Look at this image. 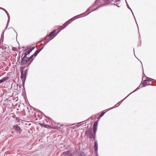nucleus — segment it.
<instances>
[{
  "mask_svg": "<svg viewBox=\"0 0 156 156\" xmlns=\"http://www.w3.org/2000/svg\"><path fill=\"white\" fill-rule=\"evenodd\" d=\"M5 12L7 14V16H8V20H7V22L6 27L5 28V29H7V26H8V25H9V23L10 19V16L9 15V13H8V12H7V11L6 10Z\"/></svg>",
  "mask_w": 156,
  "mask_h": 156,
  "instance_id": "nucleus-11",
  "label": "nucleus"
},
{
  "mask_svg": "<svg viewBox=\"0 0 156 156\" xmlns=\"http://www.w3.org/2000/svg\"><path fill=\"white\" fill-rule=\"evenodd\" d=\"M62 155L64 156H72L73 155L70 151L68 150L64 152Z\"/></svg>",
  "mask_w": 156,
  "mask_h": 156,
  "instance_id": "nucleus-10",
  "label": "nucleus"
},
{
  "mask_svg": "<svg viewBox=\"0 0 156 156\" xmlns=\"http://www.w3.org/2000/svg\"><path fill=\"white\" fill-rule=\"evenodd\" d=\"M96 133H93L91 129H90L88 128V137H90L91 140L92 139L94 141L96 140Z\"/></svg>",
  "mask_w": 156,
  "mask_h": 156,
  "instance_id": "nucleus-4",
  "label": "nucleus"
},
{
  "mask_svg": "<svg viewBox=\"0 0 156 156\" xmlns=\"http://www.w3.org/2000/svg\"><path fill=\"white\" fill-rule=\"evenodd\" d=\"M127 8H128V9H130V10L131 11V12H132V14H133V16H134V18L135 19H136V18H135V16H134V15L133 13V11H132V10L131 9V8L130 7H129V6H128ZM136 23H137V22H136Z\"/></svg>",
  "mask_w": 156,
  "mask_h": 156,
  "instance_id": "nucleus-25",
  "label": "nucleus"
},
{
  "mask_svg": "<svg viewBox=\"0 0 156 156\" xmlns=\"http://www.w3.org/2000/svg\"><path fill=\"white\" fill-rule=\"evenodd\" d=\"M16 37H17V32H16Z\"/></svg>",
  "mask_w": 156,
  "mask_h": 156,
  "instance_id": "nucleus-44",
  "label": "nucleus"
},
{
  "mask_svg": "<svg viewBox=\"0 0 156 156\" xmlns=\"http://www.w3.org/2000/svg\"><path fill=\"white\" fill-rule=\"evenodd\" d=\"M61 30V29H55L54 30L51 32L48 35V37H53L54 36H56Z\"/></svg>",
  "mask_w": 156,
  "mask_h": 156,
  "instance_id": "nucleus-5",
  "label": "nucleus"
},
{
  "mask_svg": "<svg viewBox=\"0 0 156 156\" xmlns=\"http://www.w3.org/2000/svg\"><path fill=\"white\" fill-rule=\"evenodd\" d=\"M34 57V54L31 55L30 57H28V59L29 61L30 60L32 59Z\"/></svg>",
  "mask_w": 156,
  "mask_h": 156,
  "instance_id": "nucleus-26",
  "label": "nucleus"
},
{
  "mask_svg": "<svg viewBox=\"0 0 156 156\" xmlns=\"http://www.w3.org/2000/svg\"><path fill=\"white\" fill-rule=\"evenodd\" d=\"M23 54H22V56H21V57H23Z\"/></svg>",
  "mask_w": 156,
  "mask_h": 156,
  "instance_id": "nucleus-42",
  "label": "nucleus"
},
{
  "mask_svg": "<svg viewBox=\"0 0 156 156\" xmlns=\"http://www.w3.org/2000/svg\"><path fill=\"white\" fill-rule=\"evenodd\" d=\"M39 51L40 50H37L34 53V57H36L38 54V53L40 52Z\"/></svg>",
  "mask_w": 156,
  "mask_h": 156,
  "instance_id": "nucleus-20",
  "label": "nucleus"
},
{
  "mask_svg": "<svg viewBox=\"0 0 156 156\" xmlns=\"http://www.w3.org/2000/svg\"><path fill=\"white\" fill-rule=\"evenodd\" d=\"M31 52L30 50H28L24 54V56H27Z\"/></svg>",
  "mask_w": 156,
  "mask_h": 156,
  "instance_id": "nucleus-21",
  "label": "nucleus"
},
{
  "mask_svg": "<svg viewBox=\"0 0 156 156\" xmlns=\"http://www.w3.org/2000/svg\"><path fill=\"white\" fill-rule=\"evenodd\" d=\"M13 129L16 131V132L20 134L22 132L21 129L17 125H15L13 126Z\"/></svg>",
  "mask_w": 156,
  "mask_h": 156,
  "instance_id": "nucleus-8",
  "label": "nucleus"
},
{
  "mask_svg": "<svg viewBox=\"0 0 156 156\" xmlns=\"http://www.w3.org/2000/svg\"><path fill=\"white\" fill-rule=\"evenodd\" d=\"M87 120H88V119H87L86 121H87ZM85 122V121H84L83 122H80L78 123V124H80V125H83V124H84V123H83V122Z\"/></svg>",
  "mask_w": 156,
  "mask_h": 156,
  "instance_id": "nucleus-29",
  "label": "nucleus"
},
{
  "mask_svg": "<svg viewBox=\"0 0 156 156\" xmlns=\"http://www.w3.org/2000/svg\"><path fill=\"white\" fill-rule=\"evenodd\" d=\"M9 79V77H5L3 78H2V79L0 80V84L3 83V82Z\"/></svg>",
  "mask_w": 156,
  "mask_h": 156,
  "instance_id": "nucleus-12",
  "label": "nucleus"
},
{
  "mask_svg": "<svg viewBox=\"0 0 156 156\" xmlns=\"http://www.w3.org/2000/svg\"><path fill=\"white\" fill-rule=\"evenodd\" d=\"M130 95L129 94L126 97H125L122 100H121L120 101H119V102H118L117 103V104H118V105H119L126 98H127L129 95Z\"/></svg>",
  "mask_w": 156,
  "mask_h": 156,
  "instance_id": "nucleus-16",
  "label": "nucleus"
},
{
  "mask_svg": "<svg viewBox=\"0 0 156 156\" xmlns=\"http://www.w3.org/2000/svg\"><path fill=\"white\" fill-rule=\"evenodd\" d=\"M44 48V46H43L41 48L42 49H43Z\"/></svg>",
  "mask_w": 156,
  "mask_h": 156,
  "instance_id": "nucleus-43",
  "label": "nucleus"
},
{
  "mask_svg": "<svg viewBox=\"0 0 156 156\" xmlns=\"http://www.w3.org/2000/svg\"><path fill=\"white\" fill-rule=\"evenodd\" d=\"M25 68V67H22L20 68V73H21L20 78L22 81L23 86L24 87L27 73V69L24 71Z\"/></svg>",
  "mask_w": 156,
  "mask_h": 156,
  "instance_id": "nucleus-2",
  "label": "nucleus"
},
{
  "mask_svg": "<svg viewBox=\"0 0 156 156\" xmlns=\"http://www.w3.org/2000/svg\"><path fill=\"white\" fill-rule=\"evenodd\" d=\"M146 80H147V83H148L149 82L151 81L152 80H153V79L150 78L149 77H148L147 76H146Z\"/></svg>",
  "mask_w": 156,
  "mask_h": 156,
  "instance_id": "nucleus-22",
  "label": "nucleus"
},
{
  "mask_svg": "<svg viewBox=\"0 0 156 156\" xmlns=\"http://www.w3.org/2000/svg\"><path fill=\"white\" fill-rule=\"evenodd\" d=\"M141 84L136 89H135L134 91H133V92H131L129 94L130 95L132 93L134 92H135L137 90H138V89H139L140 87H142L141 86L140 87Z\"/></svg>",
  "mask_w": 156,
  "mask_h": 156,
  "instance_id": "nucleus-18",
  "label": "nucleus"
},
{
  "mask_svg": "<svg viewBox=\"0 0 156 156\" xmlns=\"http://www.w3.org/2000/svg\"><path fill=\"white\" fill-rule=\"evenodd\" d=\"M105 112H102L100 114V115L97 118L98 120H99L100 119V118L104 115L105 114Z\"/></svg>",
  "mask_w": 156,
  "mask_h": 156,
  "instance_id": "nucleus-13",
  "label": "nucleus"
},
{
  "mask_svg": "<svg viewBox=\"0 0 156 156\" xmlns=\"http://www.w3.org/2000/svg\"><path fill=\"white\" fill-rule=\"evenodd\" d=\"M67 24V25H68L70 23V22L68 20L66 22H65Z\"/></svg>",
  "mask_w": 156,
  "mask_h": 156,
  "instance_id": "nucleus-35",
  "label": "nucleus"
},
{
  "mask_svg": "<svg viewBox=\"0 0 156 156\" xmlns=\"http://www.w3.org/2000/svg\"><path fill=\"white\" fill-rule=\"evenodd\" d=\"M21 57V60L20 65H25L29 62L28 59V57L24 56L23 57Z\"/></svg>",
  "mask_w": 156,
  "mask_h": 156,
  "instance_id": "nucleus-6",
  "label": "nucleus"
},
{
  "mask_svg": "<svg viewBox=\"0 0 156 156\" xmlns=\"http://www.w3.org/2000/svg\"><path fill=\"white\" fill-rule=\"evenodd\" d=\"M94 151L96 152L95 154V155L98 156V142L97 140L94 141Z\"/></svg>",
  "mask_w": 156,
  "mask_h": 156,
  "instance_id": "nucleus-9",
  "label": "nucleus"
},
{
  "mask_svg": "<svg viewBox=\"0 0 156 156\" xmlns=\"http://www.w3.org/2000/svg\"><path fill=\"white\" fill-rule=\"evenodd\" d=\"M87 128H88V126H87Z\"/></svg>",
  "mask_w": 156,
  "mask_h": 156,
  "instance_id": "nucleus-49",
  "label": "nucleus"
},
{
  "mask_svg": "<svg viewBox=\"0 0 156 156\" xmlns=\"http://www.w3.org/2000/svg\"><path fill=\"white\" fill-rule=\"evenodd\" d=\"M42 49L41 48L40 49H38L39 50H40V51H41L42 50Z\"/></svg>",
  "mask_w": 156,
  "mask_h": 156,
  "instance_id": "nucleus-39",
  "label": "nucleus"
},
{
  "mask_svg": "<svg viewBox=\"0 0 156 156\" xmlns=\"http://www.w3.org/2000/svg\"><path fill=\"white\" fill-rule=\"evenodd\" d=\"M12 28V29H13V30H14V31L15 32H16V31H15V30Z\"/></svg>",
  "mask_w": 156,
  "mask_h": 156,
  "instance_id": "nucleus-46",
  "label": "nucleus"
},
{
  "mask_svg": "<svg viewBox=\"0 0 156 156\" xmlns=\"http://www.w3.org/2000/svg\"><path fill=\"white\" fill-rule=\"evenodd\" d=\"M52 128H53V129H61V127H58V126H53V124L52 125Z\"/></svg>",
  "mask_w": 156,
  "mask_h": 156,
  "instance_id": "nucleus-17",
  "label": "nucleus"
},
{
  "mask_svg": "<svg viewBox=\"0 0 156 156\" xmlns=\"http://www.w3.org/2000/svg\"><path fill=\"white\" fill-rule=\"evenodd\" d=\"M18 49H20V48H19Z\"/></svg>",
  "mask_w": 156,
  "mask_h": 156,
  "instance_id": "nucleus-47",
  "label": "nucleus"
},
{
  "mask_svg": "<svg viewBox=\"0 0 156 156\" xmlns=\"http://www.w3.org/2000/svg\"><path fill=\"white\" fill-rule=\"evenodd\" d=\"M87 133H88V130H86V134H87Z\"/></svg>",
  "mask_w": 156,
  "mask_h": 156,
  "instance_id": "nucleus-40",
  "label": "nucleus"
},
{
  "mask_svg": "<svg viewBox=\"0 0 156 156\" xmlns=\"http://www.w3.org/2000/svg\"><path fill=\"white\" fill-rule=\"evenodd\" d=\"M20 56H19L17 57V62L20 61Z\"/></svg>",
  "mask_w": 156,
  "mask_h": 156,
  "instance_id": "nucleus-37",
  "label": "nucleus"
},
{
  "mask_svg": "<svg viewBox=\"0 0 156 156\" xmlns=\"http://www.w3.org/2000/svg\"><path fill=\"white\" fill-rule=\"evenodd\" d=\"M144 78H143L142 81L141 83V84H142V86H143L144 85H145L146 84V82H147V80H146V78L144 80H143Z\"/></svg>",
  "mask_w": 156,
  "mask_h": 156,
  "instance_id": "nucleus-14",
  "label": "nucleus"
},
{
  "mask_svg": "<svg viewBox=\"0 0 156 156\" xmlns=\"http://www.w3.org/2000/svg\"><path fill=\"white\" fill-rule=\"evenodd\" d=\"M133 50H134V48H133ZM134 55L135 56V52H134Z\"/></svg>",
  "mask_w": 156,
  "mask_h": 156,
  "instance_id": "nucleus-45",
  "label": "nucleus"
},
{
  "mask_svg": "<svg viewBox=\"0 0 156 156\" xmlns=\"http://www.w3.org/2000/svg\"><path fill=\"white\" fill-rule=\"evenodd\" d=\"M120 0H96L94 3L88 8V15L91 12L95 11L100 7L103 6L107 4H113L119 7L118 5Z\"/></svg>",
  "mask_w": 156,
  "mask_h": 156,
  "instance_id": "nucleus-1",
  "label": "nucleus"
},
{
  "mask_svg": "<svg viewBox=\"0 0 156 156\" xmlns=\"http://www.w3.org/2000/svg\"><path fill=\"white\" fill-rule=\"evenodd\" d=\"M51 40V39H49L48 38L45 42L43 43V45H45L48 43Z\"/></svg>",
  "mask_w": 156,
  "mask_h": 156,
  "instance_id": "nucleus-23",
  "label": "nucleus"
},
{
  "mask_svg": "<svg viewBox=\"0 0 156 156\" xmlns=\"http://www.w3.org/2000/svg\"><path fill=\"white\" fill-rule=\"evenodd\" d=\"M27 50V49H26V50H25V51H26Z\"/></svg>",
  "mask_w": 156,
  "mask_h": 156,
  "instance_id": "nucleus-48",
  "label": "nucleus"
},
{
  "mask_svg": "<svg viewBox=\"0 0 156 156\" xmlns=\"http://www.w3.org/2000/svg\"><path fill=\"white\" fill-rule=\"evenodd\" d=\"M145 76L146 77V75H145V74H143V78H144L145 77Z\"/></svg>",
  "mask_w": 156,
  "mask_h": 156,
  "instance_id": "nucleus-38",
  "label": "nucleus"
},
{
  "mask_svg": "<svg viewBox=\"0 0 156 156\" xmlns=\"http://www.w3.org/2000/svg\"><path fill=\"white\" fill-rule=\"evenodd\" d=\"M0 9H2V10H3V11H5L6 10H5V9H4V8H2V7H0Z\"/></svg>",
  "mask_w": 156,
  "mask_h": 156,
  "instance_id": "nucleus-36",
  "label": "nucleus"
},
{
  "mask_svg": "<svg viewBox=\"0 0 156 156\" xmlns=\"http://www.w3.org/2000/svg\"><path fill=\"white\" fill-rule=\"evenodd\" d=\"M67 26V24L65 23H64L62 26H61V28L59 29H61V30H62L63 29H64L65 27H66V26Z\"/></svg>",
  "mask_w": 156,
  "mask_h": 156,
  "instance_id": "nucleus-15",
  "label": "nucleus"
},
{
  "mask_svg": "<svg viewBox=\"0 0 156 156\" xmlns=\"http://www.w3.org/2000/svg\"><path fill=\"white\" fill-rule=\"evenodd\" d=\"M34 58H33L31 60H30V63L28 64V65L27 66V67H28L29 66V65L31 64V62H33V60H34Z\"/></svg>",
  "mask_w": 156,
  "mask_h": 156,
  "instance_id": "nucleus-28",
  "label": "nucleus"
},
{
  "mask_svg": "<svg viewBox=\"0 0 156 156\" xmlns=\"http://www.w3.org/2000/svg\"><path fill=\"white\" fill-rule=\"evenodd\" d=\"M48 37V35L46 36L45 37L43 38V40H42V41H44Z\"/></svg>",
  "mask_w": 156,
  "mask_h": 156,
  "instance_id": "nucleus-33",
  "label": "nucleus"
},
{
  "mask_svg": "<svg viewBox=\"0 0 156 156\" xmlns=\"http://www.w3.org/2000/svg\"><path fill=\"white\" fill-rule=\"evenodd\" d=\"M126 3L127 4V7H128V6H129V5H128V4L127 3V2H126Z\"/></svg>",
  "mask_w": 156,
  "mask_h": 156,
  "instance_id": "nucleus-41",
  "label": "nucleus"
},
{
  "mask_svg": "<svg viewBox=\"0 0 156 156\" xmlns=\"http://www.w3.org/2000/svg\"><path fill=\"white\" fill-rule=\"evenodd\" d=\"M46 118H48V120H47V119H46V120H45V121L46 122H47L48 123V121L49 120V119H50V120H51V119H50L47 116H45Z\"/></svg>",
  "mask_w": 156,
  "mask_h": 156,
  "instance_id": "nucleus-31",
  "label": "nucleus"
},
{
  "mask_svg": "<svg viewBox=\"0 0 156 156\" xmlns=\"http://www.w3.org/2000/svg\"><path fill=\"white\" fill-rule=\"evenodd\" d=\"M117 105V104H116L114 106H113V107H111V108H109V110H111V109H113V108H116V107H118L119 106V105Z\"/></svg>",
  "mask_w": 156,
  "mask_h": 156,
  "instance_id": "nucleus-27",
  "label": "nucleus"
},
{
  "mask_svg": "<svg viewBox=\"0 0 156 156\" xmlns=\"http://www.w3.org/2000/svg\"><path fill=\"white\" fill-rule=\"evenodd\" d=\"M49 123H48V124H44V126L46 128H50L51 127V126L50 125H48Z\"/></svg>",
  "mask_w": 156,
  "mask_h": 156,
  "instance_id": "nucleus-24",
  "label": "nucleus"
},
{
  "mask_svg": "<svg viewBox=\"0 0 156 156\" xmlns=\"http://www.w3.org/2000/svg\"><path fill=\"white\" fill-rule=\"evenodd\" d=\"M151 84L150 83H146V84L143 85V86H141V87H145L147 85H151Z\"/></svg>",
  "mask_w": 156,
  "mask_h": 156,
  "instance_id": "nucleus-30",
  "label": "nucleus"
},
{
  "mask_svg": "<svg viewBox=\"0 0 156 156\" xmlns=\"http://www.w3.org/2000/svg\"><path fill=\"white\" fill-rule=\"evenodd\" d=\"M35 48V47H32L31 49L29 50H30V51L31 52Z\"/></svg>",
  "mask_w": 156,
  "mask_h": 156,
  "instance_id": "nucleus-32",
  "label": "nucleus"
},
{
  "mask_svg": "<svg viewBox=\"0 0 156 156\" xmlns=\"http://www.w3.org/2000/svg\"><path fill=\"white\" fill-rule=\"evenodd\" d=\"M9 48V46L7 45H6L5 48V50L8 49Z\"/></svg>",
  "mask_w": 156,
  "mask_h": 156,
  "instance_id": "nucleus-34",
  "label": "nucleus"
},
{
  "mask_svg": "<svg viewBox=\"0 0 156 156\" xmlns=\"http://www.w3.org/2000/svg\"><path fill=\"white\" fill-rule=\"evenodd\" d=\"M6 29H5V30H4V31L2 33V34L1 35V37L0 42H1V41L2 40V41H3V38H4V31Z\"/></svg>",
  "mask_w": 156,
  "mask_h": 156,
  "instance_id": "nucleus-19",
  "label": "nucleus"
},
{
  "mask_svg": "<svg viewBox=\"0 0 156 156\" xmlns=\"http://www.w3.org/2000/svg\"><path fill=\"white\" fill-rule=\"evenodd\" d=\"M88 9L86 10V12H84L80 14L79 15H78L77 16H76L74 17L71 18L68 20L70 22V23L73 20H76L79 18H80L83 17H84L85 16L88 15Z\"/></svg>",
  "mask_w": 156,
  "mask_h": 156,
  "instance_id": "nucleus-3",
  "label": "nucleus"
},
{
  "mask_svg": "<svg viewBox=\"0 0 156 156\" xmlns=\"http://www.w3.org/2000/svg\"><path fill=\"white\" fill-rule=\"evenodd\" d=\"M98 120H97L94 122L93 126V133H96L98 130Z\"/></svg>",
  "mask_w": 156,
  "mask_h": 156,
  "instance_id": "nucleus-7",
  "label": "nucleus"
}]
</instances>
